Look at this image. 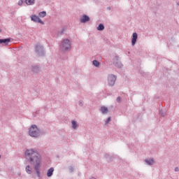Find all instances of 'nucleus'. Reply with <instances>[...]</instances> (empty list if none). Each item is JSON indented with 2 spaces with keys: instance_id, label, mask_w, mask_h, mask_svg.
<instances>
[{
  "instance_id": "32",
  "label": "nucleus",
  "mask_w": 179,
  "mask_h": 179,
  "mask_svg": "<svg viewBox=\"0 0 179 179\" xmlns=\"http://www.w3.org/2000/svg\"><path fill=\"white\" fill-rule=\"evenodd\" d=\"M0 159H1V155H0Z\"/></svg>"
},
{
  "instance_id": "6",
  "label": "nucleus",
  "mask_w": 179,
  "mask_h": 179,
  "mask_svg": "<svg viewBox=\"0 0 179 179\" xmlns=\"http://www.w3.org/2000/svg\"><path fill=\"white\" fill-rule=\"evenodd\" d=\"M113 64L116 68L121 69L123 66L121 60H120V57L117 55L113 58Z\"/></svg>"
},
{
  "instance_id": "31",
  "label": "nucleus",
  "mask_w": 179,
  "mask_h": 179,
  "mask_svg": "<svg viewBox=\"0 0 179 179\" xmlns=\"http://www.w3.org/2000/svg\"><path fill=\"white\" fill-rule=\"evenodd\" d=\"M18 176H21V173H18Z\"/></svg>"
},
{
  "instance_id": "2",
  "label": "nucleus",
  "mask_w": 179,
  "mask_h": 179,
  "mask_svg": "<svg viewBox=\"0 0 179 179\" xmlns=\"http://www.w3.org/2000/svg\"><path fill=\"white\" fill-rule=\"evenodd\" d=\"M29 135L31 138H40L43 135V131L37 125L32 124L29 129Z\"/></svg>"
},
{
  "instance_id": "27",
  "label": "nucleus",
  "mask_w": 179,
  "mask_h": 179,
  "mask_svg": "<svg viewBox=\"0 0 179 179\" xmlns=\"http://www.w3.org/2000/svg\"><path fill=\"white\" fill-rule=\"evenodd\" d=\"M83 101H82V100H80L79 101H78V106H80V107H83Z\"/></svg>"
},
{
  "instance_id": "11",
  "label": "nucleus",
  "mask_w": 179,
  "mask_h": 179,
  "mask_svg": "<svg viewBox=\"0 0 179 179\" xmlns=\"http://www.w3.org/2000/svg\"><path fill=\"white\" fill-rule=\"evenodd\" d=\"M145 163L148 166H153L155 164V159H145Z\"/></svg>"
},
{
  "instance_id": "16",
  "label": "nucleus",
  "mask_w": 179,
  "mask_h": 179,
  "mask_svg": "<svg viewBox=\"0 0 179 179\" xmlns=\"http://www.w3.org/2000/svg\"><path fill=\"white\" fill-rule=\"evenodd\" d=\"M66 29L65 27L62 28L57 33V36L61 37V36L64 35Z\"/></svg>"
},
{
  "instance_id": "26",
  "label": "nucleus",
  "mask_w": 179,
  "mask_h": 179,
  "mask_svg": "<svg viewBox=\"0 0 179 179\" xmlns=\"http://www.w3.org/2000/svg\"><path fill=\"white\" fill-rule=\"evenodd\" d=\"M23 2H24V0H20L17 4L19 5V6H22V5H23Z\"/></svg>"
},
{
  "instance_id": "10",
  "label": "nucleus",
  "mask_w": 179,
  "mask_h": 179,
  "mask_svg": "<svg viewBox=\"0 0 179 179\" xmlns=\"http://www.w3.org/2000/svg\"><path fill=\"white\" fill-rule=\"evenodd\" d=\"M10 43V38L0 39V44H5V45H8Z\"/></svg>"
},
{
  "instance_id": "3",
  "label": "nucleus",
  "mask_w": 179,
  "mask_h": 179,
  "mask_svg": "<svg viewBox=\"0 0 179 179\" xmlns=\"http://www.w3.org/2000/svg\"><path fill=\"white\" fill-rule=\"evenodd\" d=\"M59 47L62 52H66V51H71V48H72V43L69 39L65 38L62 41Z\"/></svg>"
},
{
  "instance_id": "8",
  "label": "nucleus",
  "mask_w": 179,
  "mask_h": 179,
  "mask_svg": "<svg viewBox=\"0 0 179 179\" xmlns=\"http://www.w3.org/2000/svg\"><path fill=\"white\" fill-rule=\"evenodd\" d=\"M90 21V17H89L87 15H83L80 18V23H87V22Z\"/></svg>"
},
{
  "instance_id": "20",
  "label": "nucleus",
  "mask_w": 179,
  "mask_h": 179,
  "mask_svg": "<svg viewBox=\"0 0 179 179\" xmlns=\"http://www.w3.org/2000/svg\"><path fill=\"white\" fill-rule=\"evenodd\" d=\"M159 114L162 117H166V115L167 114V111L166 110L161 109L159 110Z\"/></svg>"
},
{
  "instance_id": "5",
  "label": "nucleus",
  "mask_w": 179,
  "mask_h": 179,
  "mask_svg": "<svg viewBox=\"0 0 179 179\" xmlns=\"http://www.w3.org/2000/svg\"><path fill=\"white\" fill-rule=\"evenodd\" d=\"M107 80L108 86L113 87L115 85V81L117 80V76L114 74H108Z\"/></svg>"
},
{
  "instance_id": "21",
  "label": "nucleus",
  "mask_w": 179,
  "mask_h": 179,
  "mask_svg": "<svg viewBox=\"0 0 179 179\" xmlns=\"http://www.w3.org/2000/svg\"><path fill=\"white\" fill-rule=\"evenodd\" d=\"M71 124L73 129H76L78 128V123L76 122V121L72 120Z\"/></svg>"
},
{
  "instance_id": "30",
  "label": "nucleus",
  "mask_w": 179,
  "mask_h": 179,
  "mask_svg": "<svg viewBox=\"0 0 179 179\" xmlns=\"http://www.w3.org/2000/svg\"><path fill=\"white\" fill-rule=\"evenodd\" d=\"M1 65H2V62H0V66H1Z\"/></svg>"
},
{
  "instance_id": "7",
  "label": "nucleus",
  "mask_w": 179,
  "mask_h": 179,
  "mask_svg": "<svg viewBox=\"0 0 179 179\" xmlns=\"http://www.w3.org/2000/svg\"><path fill=\"white\" fill-rule=\"evenodd\" d=\"M31 20H32V22H34L35 23H41V24H44V22L36 15H32L31 16Z\"/></svg>"
},
{
  "instance_id": "23",
  "label": "nucleus",
  "mask_w": 179,
  "mask_h": 179,
  "mask_svg": "<svg viewBox=\"0 0 179 179\" xmlns=\"http://www.w3.org/2000/svg\"><path fill=\"white\" fill-rule=\"evenodd\" d=\"M38 15L40 16V17H45V16H47V12L41 11L38 13Z\"/></svg>"
},
{
  "instance_id": "12",
  "label": "nucleus",
  "mask_w": 179,
  "mask_h": 179,
  "mask_svg": "<svg viewBox=\"0 0 179 179\" xmlns=\"http://www.w3.org/2000/svg\"><path fill=\"white\" fill-rule=\"evenodd\" d=\"M105 159H107L108 162H113L114 160V157L113 155H110V154L104 155Z\"/></svg>"
},
{
  "instance_id": "4",
  "label": "nucleus",
  "mask_w": 179,
  "mask_h": 179,
  "mask_svg": "<svg viewBox=\"0 0 179 179\" xmlns=\"http://www.w3.org/2000/svg\"><path fill=\"white\" fill-rule=\"evenodd\" d=\"M35 52L39 57H43L45 55V50H44V46L40 43H37L35 48Z\"/></svg>"
},
{
  "instance_id": "17",
  "label": "nucleus",
  "mask_w": 179,
  "mask_h": 179,
  "mask_svg": "<svg viewBox=\"0 0 179 179\" xmlns=\"http://www.w3.org/2000/svg\"><path fill=\"white\" fill-rule=\"evenodd\" d=\"M53 173H54V168H53V167H51L50 169H49L48 170L47 176H48V177H52Z\"/></svg>"
},
{
  "instance_id": "29",
  "label": "nucleus",
  "mask_w": 179,
  "mask_h": 179,
  "mask_svg": "<svg viewBox=\"0 0 179 179\" xmlns=\"http://www.w3.org/2000/svg\"><path fill=\"white\" fill-rule=\"evenodd\" d=\"M174 171L178 172V171H179L178 167L176 166V167L175 168V169H174Z\"/></svg>"
},
{
  "instance_id": "13",
  "label": "nucleus",
  "mask_w": 179,
  "mask_h": 179,
  "mask_svg": "<svg viewBox=\"0 0 179 179\" xmlns=\"http://www.w3.org/2000/svg\"><path fill=\"white\" fill-rule=\"evenodd\" d=\"M31 71H32V72H34L35 73H38V72H40V66H32Z\"/></svg>"
},
{
  "instance_id": "14",
  "label": "nucleus",
  "mask_w": 179,
  "mask_h": 179,
  "mask_svg": "<svg viewBox=\"0 0 179 179\" xmlns=\"http://www.w3.org/2000/svg\"><path fill=\"white\" fill-rule=\"evenodd\" d=\"M100 111L101 113H102V114H107L108 113V108L106 106H101L100 108Z\"/></svg>"
},
{
  "instance_id": "9",
  "label": "nucleus",
  "mask_w": 179,
  "mask_h": 179,
  "mask_svg": "<svg viewBox=\"0 0 179 179\" xmlns=\"http://www.w3.org/2000/svg\"><path fill=\"white\" fill-rule=\"evenodd\" d=\"M137 40H138V34L136 32H134L132 34L131 45H135L136 44Z\"/></svg>"
},
{
  "instance_id": "18",
  "label": "nucleus",
  "mask_w": 179,
  "mask_h": 179,
  "mask_svg": "<svg viewBox=\"0 0 179 179\" xmlns=\"http://www.w3.org/2000/svg\"><path fill=\"white\" fill-rule=\"evenodd\" d=\"M24 3H26V5L31 6L36 3V0H24Z\"/></svg>"
},
{
  "instance_id": "24",
  "label": "nucleus",
  "mask_w": 179,
  "mask_h": 179,
  "mask_svg": "<svg viewBox=\"0 0 179 179\" xmlns=\"http://www.w3.org/2000/svg\"><path fill=\"white\" fill-rule=\"evenodd\" d=\"M74 170H75V168H73V166H69V173H73Z\"/></svg>"
},
{
  "instance_id": "1",
  "label": "nucleus",
  "mask_w": 179,
  "mask_h": 179,
  "mask_svg": "<svg viewBox=\"0 0 179 179\" xmlns=\"http://www.w3.org/2000/svg\"><path fill=\"white\" fill-rule=\"evenodd\" d=\"M25 159L28 163L34 166L38 178H41V155L34 148L27 149L24 152Z\"/></svg>"
},
{
  "instance_id": "25",
  "label": "nucleus",
  "mask_w": 179,
  "mask_h": 179,
  "mask_svg": "<svg viewBox=\"0 0 179 179\" xmlns=\"http://www.w3.org/2000/svg\"><path fill=\"white\" fill-rule=\"evenodd\" d=\"M110 121H111V117L107 118V120L105 121V125H107Z\"/></svg>"
},
{
  "instance_id": "15",
  "label": "nucleus",
  "mask_w": 179,
  "mask_h": 179,
  "mask_svg": "<svg viewBox=\"0 0 179 179\" xmlns=\"http://www.w3.org/2000/svg\"><path fill=\"white\" fill-rule=\"evenodd\" d=\"M25 171L27 173V174H31V173H33V168H31L30 165H27L25 168Z\"/></svg>"
},
{
  "instance_id": "22",
  "label": "nucleus",
  "mask_w": 179,
  "mask_h": 179,
  "mask_svg": "<svg viewBox=\"0 0 179 179\" xmlns=\"http://www.w3.org/2000/svg\"><path fill=\"white\" fill-rule=\"evenodd\" d=\"M92 64L94 65V66H96V68H99V66H100V62L97 60H93Z\"/></svg>"
},
{
  "instance_id": "19",
  "label": "nucleus",
  "mask_w": 179,
  "mask_h": 179,
  "mask_svg": "<svg viewBox=\"0 0 179 179\" xmlns=\"http://www.w3.org/2000/svg\"><path fill=\"white\" fill-rule=\"evenodd\" d=\"M96 29L99 31H103L104 30V24H99V26L96 27Z\"/></svg>"
},
{
  "instance_id": "28",
  "label": "nucleus",
  "mask_w": 179,
  "mask_h": 179,
  "mask_svg": "<svg viewBox=\"0 0 179 179\" xmlns=\"http://www.w3.org/2000/svg\"><path fill=\"white\" fill-rule=\"evenodd\" d=\"M116 101H117V103H121V96H118V97L116 99Z\"/></svg>"
}]
</instances>
